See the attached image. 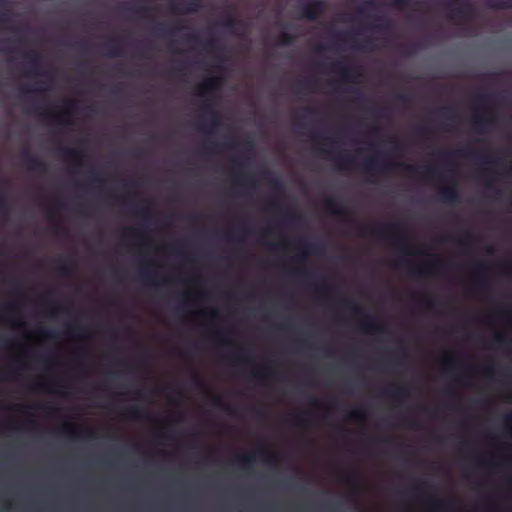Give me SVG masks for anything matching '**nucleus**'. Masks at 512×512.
<instances>
[{"label":"nucleus","mask_w":512,"mask_h":512,"mask_svg":"<svg viewBox=\"0 0 512 512\" xmlns=\"http://www.w3.org/2000/svg\"><path fill=\"white\" fill-rule=\"evenodd\" d=\"M133 14L146 18L148 17V13L151 11L150 7H139L137 9H129Z\"/></svg>","instance_id":"nucleus-51"},{"label":"nucleus","mask_w":512,"mask_h":512,"mask_svg":"<svg viewBox=\"0 0 512 512\" xmlns=\"http://www.w3.org/2000/svg\"><path fill=\"white\" fill-rule=\"evenodd\" d=\"M223 26L226 27L231 32H235L237 30V28L240 26V21L233 14H229L225 18V20L223 22Z\"/></svg>","instance_id":"nucleus-36"},{"label":"nucleus","mask_w":512,"mask_h":512,"mask_svg":"<svg viewBox=\"0 0 512 512\" xmlns=\"http://www.w3.org/2000/svg\"><path fill=\"white\" fill-rule=\"evenodd\" d=\"M241 146L243 149L247 152H253L255 145L254 142L251 139H246L241 143Z\"/></svg>","instance_id":"nucleus-57"},{"label":"nucleus","mask_w":512,"mask_h":512,"mask_svg":"<svg viewBox=\"0 0 512 512\" xmlns=\"http://www.w3.org/2000/svg\"><path fill=\"white\" fill-rule=\"evenodd\" d=\"M443 6L449 10V19L467 20L474 13V6L470 0H447Z\"/></svg>","instance_id":"nucleus-7"},{"label":"nucleus","mask_w":512,"mask_h":512,"mask_svg":"<svg viewBox=\"0 0 512 512\" xmlns=\"http://www.w3.org/2000/svg\"><path fill=\"white\" fill-rule=\"evenodd\" d=\"M401 169L409 175L417 176L426 180H442L437 166L431 165L426 167H418L415 165L391 162L384 159L380 154L368 158L363 164V171L369 177L373 178L379 174Z\"/></svg>","instance_id":"nucleus-1"},{"label":"nucleus","mask_w":512,"mask_h":512,"mask_svg":"<svg viewBox=\"0 0 512 512\" xmlns=\"http://www.w3.org/2000/svg\"><path fill=\"white\" fill-rule=\"evenodd\" d=\"M58 432L62 435L71 437V438H77L81 435L80 430L78 427H76L73 424L67 423L64 426H62Z\"/></svg>","instance_id":"nucleus-32"},{"label":"nucleus","mask_w":512,"mask_h":512,"mask_svg":"<svg viewBox=\"0 0 512 512\" xmlns=\"http://www.w3.org/2000/svg\"><path fill=\"white\" fill-rule=\"evenodd\" d=\"M473 152H474L473 149H471L470 147H467L466 149L457 151V152L442 153V158L444 160L448 161L452 157H466V156L471 155Z\"/></svg>","instance_id":"nucleus-37"},{"label":"nucleus","mask_w":512,"mask_h":512,"mask_svg":"<svg viewBox=\"0 0 512 512\" xmlns=\"http://www.w3.org/2000/svg\"><path fill=\"white\" fill-rule=\"evenodd\" d=\"M358 228L361 234L369 233L391 240L405 254H416V251L411 247L410 239L402 223L379 224L372 227L359 226Z\"/></svg>","instance_id":"nucleus-2"},{"label":"nucleus","mask_w":512,"mask_h":512,"mask_svg":"<svg viewBox=\"0 0 512 512\" xmlns=\"http://www.w3.org/2000/svg\"><path fill=\"white\" fill-rule=\"evenodd\" d=\"M440 263L441 262L438 261L436 263H426V264H415V263H412V262H408L407 264H408L409 270L413 274L423 276V275H426L429 272H431V270L433 268H435Z\"/></svg>","instance_id":"nucleus-23"},{"label":"nucleus","mask_w":512,"mask_h":512,"mask_svg":"<svg viewBox=\"0 0 512 512\" xmlns=\"http://www.w3.org/2000/svg\"><path fill=\"white\" fill-rule=\"evenodd\" d=\"M122 42V38L115 37L110 39V41L106 44L108 54L111 57H120L123 55Z\"/></svg>","instance_id":"nucleus-24"},{"label":"nucleus","mask_w":512,"mask_h":512,"mask_svg":"<svg viewBox=\"0 0 512 512\" xmlns=\"http://www.w3.org/2000/svg\"><path fill=\"white\" fill-rule=\"evenodd\" d=\"M479 161L483 164L498 165L499 159L494 158L491 154H483L479 156Z\"/></svg>","instance_id":"nucleus-48"},{"label":"nucleus","mask_w":512,"mask_h":512,"mask_svg":"<svg viewBox=\"0 0 512 512\" xmlns=\"http://www.w3.org/2000/svg\"><path fill=\"white\" fill-rule=\"evenodd\" d=\"M419 304L424 310H426L428 312L435 311L436 304L433 300H431L429 298H421L419 301Z\"/></svg>","instance_id":"nucleus-45"},{"label":"nucleus","mask_w":512,"mask_h":512,"mask_svg":"<svg viewBox=\"0 0 512 512\" xmlns=\"http://www.w3.org/2000/svg\"><path fill=\"white\" fill-rule=\"evenodd\" d=\"M213 404H214L215 406H217V407H219V408H221V409H223V410H225V411L229 412V413H232V411H233L232 407H231V406H229V405H226V404L223 402V400H222L220 397H218V396H214V397H213Z\"/></svg>","instance_id":"nucleus-49"},{"label":"nucleus","mask_w":512,"mask_h":512,"mask_svg":"<svg viewBox=\"0 0 512 512\" xmlns=\"http://www.w3.org/2000/svg\"><path fill=\"white\" fill-rule=\"evenodd\" d=\"M27 170L34 174H44L46 172V164L38 157L32 155L28 149L22 153Z\"/></svg>","instance_id":"nucleus-14"},{"label":"nucleus","mask_w":512,"mask_h":512,"mask_svg":"<svg viewBox=\"0 0 512 512\" xmlns=\"http://www.w3.org/2000/svg\"><path fill=\"white\" fill-rule=\"evenodd\" d=\"M475 101L481 113L474 117L473 128L478 134H484L488 128L496 123V116L491 108L494 97L488 94H481L475 97Z\"/></svg>","instance_id":"nucleus-3"},{"label":"nucleus","mask_w":512,"mask_h":512,"mask_svg":"<svg viewBox=\"0 0 512 512\" xmlns=\"http://www.w3.org/2000/svg\"><path fill=\"white\" fill-rule=\"evenodd\" d=\"M447 239L463 247H471L477 240L476 237L470 232H464L458 237H448Z\"/></svg>","instance_id":"nucleus-25"},{"label":"nucleus","mask_w":512,"mask_h":512,"mask_svg":"<svg viewBox=\"0 0 512 512\" xmlns=\"http://www.w3.org/2000/svg\"><path fill=\"white\" fill-rule=\"evenodd\" d=\"M231 164L233 168H238L239 173L236 176V184L244 188L247 192L252 191L256 188V180L252 175L245 174L240 171V168L243 167V163L240 162L237 158L231 159Z\"/></svg>","instance_id":"nucleus-13"},{"label":"nucleus","mask_w":512,"mask_h":512,"mask_svg":"<svg viewBox=\"0 0 512 512\" xmlns=\"http://www.w3.org/2000/svg\"><path fill=\"white\" fill-rule=\"evenodd\" d=\"M84 331H85V329L83 326L74 322L67 326V329L64 331V334L71 336V337L82 336Z\"/></svg>","instance_id":"nucleus-35"},{"label":"nucleus","mask_w":512,"mask_h":512,"mask_svg":"<svg viewBox=\"0 0 512 512\" xmlns=\"http://www.w3.org/2000/svg\"><path fill=\"white\" fill-rule=\"evenodd\" d=\"M255 459H256L255 453H248V454H245V455H242L241 457H239L237 459V461L243 470L250 471L253 463L255 462Z\"/></svg>","instance_id":"nucleus-30"},{"label":"nucleus","mask_w":512,"mask_h":512,"mask_svg":"<svg viewBox=\"0 0 512 512\" xmlns=\"http://www.w3.org/2000/svg\"><path fill=\"white\" fill-rule=\"evenodd\" d=\"M24 368L23 365H19V366H16V367H11L9 370L6 371V374L9 375L10 377H15L19 374V371Z\"/></svg>","instance_id":"nucleus-59"},{"label":"nucleus","mask_w":512,"mask_h":512,"mask_svg":"<svg viewBox=\"0 0 512 512\" xmlns=\"http://www.w3.org/2000/svg\"><path fill=\"white\" fill-rule=\"evenodd\" d=\"M125 415L131 419H141L144 415V412L139 407H132L126 411Z\"/></svg>","instance_id":"nucleus-43"},{"label":"nucleus","mask_w":512,"mask_h":512,"mask_svg":"<svg viewBox=\"0 0 512 512\" xmlns=\"http://www.w3.org/2000/svg\"><path fill=\"white\" fill-rule=\"evenodd\" d=\"M430 487H431V485L427 481H424V480L416 481V490L421 493L426 492Z\"/></svg>","instance_id":"nucleus-55"},{"label":"nucleus","mask_w":512,"mask_h":512,"mask_svg":"<svg viewBox=\"0 0 512 512\" xmlns=\"http://www.w3.org/2000/svg\"><path fill=\"white\" fill-rule=\"evenodd\" d=\"M123 204L133 206L134 213L140 217H142L144 220H149L152 216V210L150 207V202L148 200H142V205H135L132 202H129L127 199L122 200Z\"/></svg>","instance_id":"nucleus-20"},{"label":"nucleus","mask_w":512,"mask_h":512,"mask_svg":"<svg viewBox=\"0 0 512 512\" xmlns=\"http://www.w3.org/2000/svg\"><path fill=\"white\" fill-rule=\"evenodd\" d=\"M488 6L494 9H510L512 0H487Z\"/></svg>","instance_id":"nucleus-38"},{"label":"nucleus","mask_w":512,"mask_h":512,"mask_svg":"<svg viewBox=\"0 0 512 512\" xmlns=\"http://www.w3.org/2000/svg\"><path fill=\"white\" fill-rule=\"evenodd\" d=\"M297 248L301 251V254L295 260L301 265L307 262V255L320 254L322 252V246L319 243H312L305 239L297 240Z\"/></svg>","instance_id":"nucleus-12"},{"label":"nucleus","mask_w":512,"mask_h":512,"mask_svg":"<svg viewBox=\"0 0 512 512\" xmlns=\"http://www.w3.org/2000/svg\"><path fill=\"white\" fill-rule=\"evenodd\" d=\"M258 455L261 459L274 466L278 465L279 463V456L274 453H271L264 447L259 449Z\"/></svg>","instance_id":"nucleus-31"},{"label":"nucleus","mask_w":512,"mask_h":512,"mask_svg":"<svg viewBox=\"0 0 512 512\" xmlns=\"http://www.w3.org/2000/svg\"><path fill=\"white\" fill-rule=\"evenodd\" d=\"M227 360L232 364H239L244 366H252L255 364V357L247 351L246 348L240 347L234 353L227 357Z\"/></svg>","instance_id":"nucleus-17"},{"label":"nucleus","mask_w":512,"mask_h":512,"mask_svg":"<svg viewBox=\"0 0 512 512\" xmlns=\"http://www.w3.org/2000/svg\"><path fill=\"white\" fill-rule=\"evenodd\" d=\"M292 274L298 277H308L310 275V272L305 267L301 266L293 269Z\"/></svg>","instance_id":"nucleus-56"},{"label":"nucleus","mask_w":512,"mask_h":512,"mask_svg":"<svg viewBox=\"0 0 512 512\" xmlns=\"http://www.w3.org/2000/svg\"><path fill=\"white\" fill-rule=\"evenodd\" d=\"M327 5L324 0H309L299 9V16L302 19L316 21L326 10Z\"/></svg>","instance_id":"nucleus-8"},{"label":"nucleus","mask_w":512,"mask_h":512,"mask_svg":"<svg viewBox=\"0 0 512 512\" xmlns=\"http://www.w3.org/2000/svg\"><path fill=\"white\" fill-rule=\"evenodd\" d=\"M74 107L75 101L69 100L60 111H55L54 109H43L39 111L38 114L53 124L68 127L73 124L70 119V115Z\"/></svg>","instance_id":"nucleus-6"},{"label":"nucleus","mask_w":512,"mask_h":512,"mask_svg":"<svg viewBox=\"0 0 512 512\" xmlns=\"http://www.w3.org/2000/svg\"><path fill=\"white\" fill-rule=\"evenodd\" d=\"M312 139L316 143L319 153L329 159L335 160L336 165L340 170H348L356 166V160L354 157L335 153L334 150L331 149L334 144L332 139L327 137L319 138L316 135H312Z\"/></svg>","instance_id":"nucleus-4"},{"label":"nucleus","mask_w":512,"mask_h":512,"mask_svg":"<svg viewBox=\"0 0 512 512\" xmlns=\"http://www.w3.org/2000/svg\"><path fill=\"white\" fill-rule=\"evenodd\" d=\"M325 208L328 213L335 216L346 217L348 215V211L342 208L336 199L331 196L326 197Z\"/></svg>","instance_id":"nucleus-21"},{"label":"nucleus","mask_w":512,"mask_h":512,"mask_svg":"<svg viewBox=\"0 0 512 512\" xmlns=\"http://www.w3.org/2000/svg\"><path fill=\"white\" fill-rule=\"evenodd\" d=\"M223 85V78L221 76H211L206 78L199 86L198 94L201 96L213 95L219 91Z\"/></svg>","instance_id":"nucleus-15"},{"label":"nucleus","mask_w":512,"mask_h":512,"mask_svg":"<svg viewBox=\"0 0 512 512\" xmlns=\"http://www.w3.org/2000/svg\"><path fill=\"white\" fill-rule=\"evenodd\" d=\"M12 22V18L8 15V14H4L3 17L1 18V21H0V24H2L5 28H8V24H10ZM9 30H11L12 32H15V33H18V28L16 27H9Z\"/></svg>","instance_id":"nucleus-53"},{"label":"nucleus","mask_w":512,"mask_h":512,"mask_svg":"<svg viewBox=\"0 0 512 512\" xmlns=\"http://www.w3.org/2000/svg\"><path fill=\"white\" fill-rule=\"evenodd\" d=\"M330 68L332 71L340 74L342 80L345 82H355L358 76L355 68L343 66L341 63H333Z\"/></svg>","instance_id":"nucleus-19"},{"label":"nucleus","mask_w":512,"mask_h":512,"mask_svg":"<svg viewBox=\"0 0 512 512\" xmlns=\"http://www.w3.org/2000/svg\"><path fill=\"white\" fill-rule=\"evenodd\" d=\"M56 270L63 277H69L72 274V262L68 258H58L55 260Z\"/></svg>","instance_id":"nucleus-26"},{"label":"nucleus","mask_w":512,"mask_h":512,"mask_svg":"<svg viewBox=\"0 0 512 512\" xmlns=\"http://www.w3.org/2000/svg\"><path fill=\"white\" fill-rule=\"evenodd\" d=\"M141 278L148 285H158L160 284L159 278L155 273H152L148 269L144 268L141 270Z\"/></svg>","instance_id":"nucleus-33"},{"label":"nucleus","mask_w":512,"mask_h":512,"mask_svg":"<svg viewBox=\"0 0 512 512\" xmlns=\"http://www.w3.org/2000/svg\"><path fill=\"white\" fill-rule=\"evenodd\" d=\"M374 28L377 30H387L389 28V21L383 16L373 17Z\"/></svg>","instance_id":"nucleus-40"},{"label":"nucleus","mask_w":512,"mask_h":512,"mask_svg":"<svg viewBox=\"0 0 512 512\" xmlns=\"http://www.w3.org/2000/svg\"><path fill=\"white\" fill-rule=\"evenodd\" d=\"M348 416L352 420H360L364 417V409L362 407L353 409L349 412Z\"/></svg>","instance_id":"nucleus-50"},{"label":"nucleus","mask_w":512,"mask_h":512,"mask_svg":"<svg viewBox=\"0 0 512 512\" xmlns=\"http://www.w3.org/2000/svg\"><path fill=\"white\" fill-rule=\"evenodd\" d=\"M457 364V361L454 357H448L446 360H445V368L447 370H452L455 368Z\"/></svg>","instance_id":"nucleus-58"},{"label":"nucleus","mask_w":512,"mask_h":512,"mask_svg":"<svg viewBox=\"0 0 512 512\" xmlns=\"http://www.w3.org/2000/svg\"><path fill=\"white\" fill-rule=\"evenodd\" d=\"M491 344L495 347L506 349L511 346V340L507 335L497 333L492 337Z\"/></svg>","instance_id":"nucleus-29"},{"label":"nucleus","mask_w":512,"mask_h":512,"mask_svg":"<svg viewBox=\"0 0 512 512\" xmlns=\"http://www.w3.org/2000/svg\"><path fill=\"white\" fill-rule=\"evenodd\" d=\"M123 236L128 239H138L143 236L142 230L138 228H126L123 231Z\"/></svg>","instance_id":"nucleus-41"},{"label":"nucleus","mask_w":512,"mask_h":512,"mask_svg":"<svg viewBox=\"0 0 512 512\" xmlns=\"http://www.w3.org/2000/svg\"><path fill=\"white\" fill-rule=\"evenodd\" d=\"M235 146L236 145L234 142H228V143H224V144L212 142V143H210V145L205 147V150L208 153H213V152L219 151L221 148L232 149Z\"/></svg>","instance_id":"nucleus-39"},{"label":"nucleus","mask_w":512,"mask_h":512,"mask_svg":"<svg viewBox=\"0 0 512 512\" xmlns=\"http://www.w3.org/2000/svg\"><path fill=\"white\" fill-rule=\"evenodd\" d=\"M295 41V36L286 31L280 33L276 39V44L279 46H290Z\"/></svg>","instance_id":"nucleus-34"},{"label":"nucleus","mask_w":512,"mask_h":512,"mask_svg":"<svg viewBox=\"0 0 512 512\" xmlns=\"http://www.w3.org/2000/svg\"><path fill=\"white\" fill-rule=\"evenodd\" d=\"M37 334L40 335V336H43V337H46V338H53V339H56L59 337V335L55 332H52L48 329H45V328H39L37 330Z\"/></svg>","instance_id":"nucleus-52"},{"label":"nucleus","mask_w":512,"mask_h":512,"mask_svg":"<svg viewBox=\"0 0 512 512\" xmlns=\"http://www.w3.org/2000/svg\"><path fill=\"white\" fill-rule=\"evenodd\" d=\"M10 213V206L6 201L4 193L0 191V215L7 216Z\"/></svg>","instance_id":"nucleus-42"},{"label":"nucleus","mask_w":512,"mask_h":512,"mask_svg":"<svg viewBox=\"0 0 512 512\" xmlns=\"http://www.w3.org/2000/svg\"><path fill=\"white\" fill-rule=\"evenodd\" d=\"M202 7L201 0H189L184 6L178 3H171L170 9L175 14H189L197 12Z\"/></svg>","instance_id":"nucleus-18"},{"label":"nucleus","mask_w":512,"mask_h":512,"mask_svg":"<svg viewBox=\"0 0 512 512\" xmlns=\"http://www.w3.org/2000/svg\"><path fill=\"white\" fill-rule=\"evenodd\" d=\"M58 154L70 164L82 168L86 166V160L88 158L85 151L81 148H68V147H59L57 149Z\"/></svg>","instance_id":"nucleus-9"},{"label":"nucleus","mask_w":512,"mask_h":512,"mask_svg":"<svg viewBox=\"0 0 512 512\" xmlns=\"http://www.w3.org/2000/svg\"><path fill=\"white\" fill-rule=\"evenodd\" d=\"M272 230H273V228L271 227V228H269V229H266V230L261 231V232L259 233V235H258V239H259V241H260V242H264V241H265V239H266V238H267V236H268V233H269L270 231H272Z\"/></svg>","instance_id":"nucleus-61"},{"label":"nucleus","mask_w":512,"mask_h":512,"mask_svg":"<svg viewBox=\"0 0 512 512\" xmlns=\"http://www.w3.org/2000/svg\"><path fill=\"white\" fill-rule=\"evenodd\" d=\"M181 302L184 306H187V305H190L192 300H191V297L190 295L188 294H184L182 297H181Z\"/></svg>","instance_id":"nucleus-64"},{"label":"nucleus","mask_w":512,"mask_h":512,"mask_svg":"<svg viewBox=\"0 0 512 512\" xmlns=\"http://www.w3.org/2000/svg\"><path fill=\"white\" fill-rule=\"evenodd\" d=\"M207 47L210 52H216L218 50L216 46V41L214 39L209 40Z\"/></svg>","instance_id":"nucleus-63"},{"label":"nucleus","mask_w":512,"mask_h":512,"mask_svg":"<svg viewBox=\"0 0 512 512\" xmlns=\"http://www.w3.org/2000/svg\"><path fill=\"white\" fill-rule=\"evenodd\" d=\"M203 113L209 118V125L207 127L202 126L201 129L208 134H211L214 129L221 126V114L215 110L214 103L210 100L206 101L202 105Z\"/></svg>","instance_id":"nucleus-10"},{"label":"nucleus","mask_w":512,"mask_h":512,"mask_svg":"<svg viewBox=\"0 0 512 512\" xmlns=\"http://www.w3.org/2000/svg\"><path fill=\"white\" fill-rule=\"evenodd\" d=\"M24 57L33 65V67H36L39 63L40 55L36 51H28L24 54Z\"/></svg>","instance_id":"nucleus-47"},{"label":"nucleus","mask_w":512,"mask_h":512,"mask_svg":"<svg viewBox=\"0 0 512 512\" xmlns=\"http://www.w3.org/2000/svg\"><path fill=\"white\" fill-rule=\"evenodd\" d=\"M186 28H187L186 26H181L178 24L166 25V24L162 23V24L157 25L155 30L157 33H159L161 35H174L178 31H180L182 29H186Z\"/></svg>","instance_id":"nucleus-28"},{"label":"nucleus","mask_w":512,"mask_h":512,"mask_svg":"<svg viewBox=\"0 0 512 512\" xmlns=\"http://www.w3.org/2000/svg\"><path fill=\"white\" fill-rule=\"evenodd\" d=\"M88 181L90 183H95L98 185L99 188H102V186L106 183V179L103 178L101 176L100 173H92L89 177H88Z\"/></svg>","instance_id":"nucleus-46"},{"label":"nucleus","mask_w":512,"mask_h":512,"mask_svg":"<svg viewBox=\"0 0 512 512\" xmlns=\"http://www.w3.org/2000/svg\"><path fill=\"white\" fill-rule=\"evenodd\" d=\"M263 179L267 180L273 190L282 192L283 191V183L279 177H276L271 171L265 170L262 173Z\"/></svg>","instance_id":"nucleus-27"},{"label":"nucleus","mask_w":512,"mask_h":512,"mask_svg":"<svg viewBox=\"0 0 512 512\" xmlns=\"http://www.w3.org/2000/svg\"><path fill=\"white\" fill-rule=\"evenodd\" d=\"M21 90L25 94L34 93V94L42 95L47 89H45L43 87H37V88L22 87Z\"/></svg>","instance_id":"nucleus-54"},{"label":"nucleus","mask_w":512,"mask_h":512,"mask_svg":"<svg viewBox=\"0 0 512 512\" xmlns=\"http://www.w3.org/2000/svg\"><path fill=\"white\" fill-rule=\"evenodd\" d=\"M395 355L399 358L405 359L408 357V352L405 348L401 347L396 351Z\"/></svg>","instance_id":"nucleus-62"},{"label":"nucleus","mask_w":512,"mask_h":512,"mask_svg":"<svg viewBox=\"0 0 512 512\" xmlns=\"http://www.w3.org/2000/svg\"><path fill=\"white\" fill-rule=\"evenodd\" d=\"M3 309H4L6 312L10 313V314H15V313H17V312H18L17 306L12 305V304H7V305H5V306L3 307Z\"/></svg>","instance_id":"nucleus-60"},{"label":"nucleus","mask_w":512,"mask_h":512,"mask_svg":"<svg viewBox=\"0 0 512 512\" xmlns=\"http://www.w3.org/2000/svg\"><path fill=\"white\" fill-rule=\"evenodd\" d=\"M252 376L257 381L264 383L269 379L270 374L268 373L267 369H263V370L253 371Z\"/></svg>","instance_id":"nucleus-44"},{"label":"nucleus","mask_w":512,"mask_h":512,"mask_svg":"<svg viewBox=\"0 0 512 512\" xmlns=\"http://www.w3.org/2000/svg\"><path fill=\"white\" fill-rule=\"evenodd\" d=\"M346 308L351 314L361 319L362 328L368 333H386L387 328L380 323L373 315L367 314L365 309L350 300H345Z\"/></svg>","instance_id":"nucleus-5"},{"label":"nucleus","mask_w":512,"mask_h":512,"mask_svg":"<svg viewBox=\"0 0 512 512\" xmlns=\"http://www.w3.org/2000/svg\"><path fill=\"white\" fill-rule=\"evenodd\" d=\"M314 291L320 298L330 300L334 295L335 288L329 282L324 281L320 284H315Z\"/></svg>","instance_id":"nucleus-22"},{"label":"nucleus","mask_w":512,"mask_h":512,"mask_svg":"<svg viewBox=\"0 0 512 512\" xmlns=\"http://www.w3.org/2000/svg\"><path fill=\"white\" fill-rule=\"evenodd\" d=\"M438 194L440 200L447 204H456L461 201L460 193L455 181H449L448 183L441 185Z\"/></svg>","instance_id":"nucleus-11"},{"label":"nucleus","mask_w":512,"mask_h":512,"mask_svg":"<svg viewBox=\"0 0 512 512\" xmlns=\"http://www.w3.org/2000/svg\"><path fill=\"white\" fill-rule=\"evenodd\" d=\"M381 395L398 403H403L409 397V390L404 385H392L383 389Z\"/></svg>","instance_id":"nucleus-16"}]
</instances>
